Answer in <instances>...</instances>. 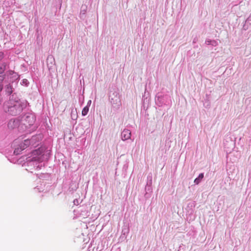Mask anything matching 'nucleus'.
<instances>
[{
  "instance_id": "7",
  "label": "nucleus",
  "mask_w": 251,
  "mask_h": 251,
  "mask_svg": "<svg viewBox=\"0 0 251 251\" xmlns=\"http://www.w3.org/2000/svg\"><path fill=\"white\" fill-rule=\"evenodd\" d=\"M89 111V107L88 106H85L83 108L82 111V115L83 116H85L87 115Z\"/></svg>"
},
{
  "instance_id": "1",
  "label": "nucleus",
  "mask_w": 251,
  "mask_h": 251,
  "mask_svg": "<svg viewBox=\"0 0 251 251\" xmlns=\"http://www.w3.org/2000/svg\"><path fill=\"white\" fill-rule=\"evenodd\" d=\"M3 109L5 112L13 116L20 113L23 110L20 102L13 99H10L4 103Z\"/></svg>"
},
{
  "instance_id": "14",
  "label": "nucleus",
  "mask_w": 251,
  "mask_h": 251,
  "mask_svg": "<svg viewBox=\"0 0 251 251\" xmlns=\"http://www.w3.org/2000/svg\"><path fill=\"white\" fill-rule=\"evenodd\" d=\"M2 89H3V86H2V85H0V92H1Z\"/></svg>"
},
{
  "instance_id": "4",
  "label": "nucleus",
  "mask_w": 251,
  "mask_h": 251,
  "mask_svg": "<svg viewBox=\"0 0 251 251\" xmlns=\"http://www.w3.org/2000/svg\"><path fill=\"white\" fill-rule=\"evenodd\" d=\"M123 140H126L129 139L131 137V132L126 129H124L121 134Z\"/></svg>"
},
{
  "instance_id": "10",
  "label": "nucleus",
  "mask_w": 251,
  "mask_h": 251,
  "mask_svg": "<svg viewBox=\"0 0 251 251\" xmlns=\"http://www.w3.org/2000/svg\"><path fill=\"white\" fill-rule=\"evenodd\" d=\"M200 180H200V179H199V178H196L195 179V180H194V182H195V183H196L197 184H198L200 183Z\"/></svg>"
},
{
  "instance_id": "12",
  "label": "nucleus",
  "mask_w": 251,
  "mask_h": 251,
  "mask_svg": "<svg viewBox=\"0 0 251 251\" xmlns=\"http://www.w3.org/2000/svg\"><path fill=\"white\" fill-rule=\"evenodd\" d=\"M4 79V75H0V83L2 82Z\"/></svg>"
},
{
  "instance_id": "11",
  "label": "nucleus",
  "mask_w": 251,
  "mask_h": 251,
  "mask_svg": "<svg viewBox=\"0 0 251 251\" xmlns=\"http://www.w3.org/2000/svg\"><path fill=\"white\" fill-rule=\"evenodd\" d=\"M3 73H4V69L2 68H0V75H4Z\"/></svg>"
},
{
  "instance_id": "6",
  "label": "nucleus",
  "mask_w": 251,
  "mask_h": 251,
  "mask_svg": "<svg viewBox=\"0 0 251 251\" xmlns=\"http://www.w3.org/2000/svg\"><path fill=\"white\" fill-rule=\"evenodd\" d=\"M25 121L28 122V125L30 126L34 124L35 119L33 116H28L26 117Z\"/></svg>"
},
{
  "instance_id": "5",
  "label": "nucleus",
  "mask_w": 251,
  "mask_h": 251,
  "mask_svg": "<svg viewBox=\"0 0 251 251\" xmlns=\"http://www.w3.org/2000/svg\"><path fill=\"white\" fill-rule=\"evenodd\" d=\"M18 121L11 119L8 123V127L10 129H13L16 127L18 125Z\"/></svg>"
},
{
  "instance_id": "8",
  "label": "nucleus",
  "mask_w": 251,
  "mask_h": 251,
  "mask_svg": "<svg viewBox=\"0 0 251 251\" xmlns=\"http://www.w3.org/2000/svg\"><path fill=\"white\" fill-rule=\"evenodd\" d=\"M6 91L9 94H11L12 93V88L10 85H7V86L6 87Z\"/></svg>"
},
{
  "instance_id": "3",
  "label": "nucleus",
  "mask_w": 251,
  "mask_h": 251,
  "mask_svg": "<svg viewBox=\"0 0 251 251\" xmlns=\"http://www.w3.org/2000/svg\"><path fill=\"white\" fill-rule=\"evenodd\" d=\"M37 138L36 136H33L30 139L25 140L24 141L20 144V148L22 150H23L31 145H34L35 144V141Z\"/></svg>"
},
{
  "instance_id": "9",
  "label": "nucleus",
  "mask_w": 251,
  "mask_h": 251,
  "mask_svg": "<svg viewBox=\"0 0 251 251\" xmlns=\"http://www.w3.org/2000/svg\"><path fill=\"white\" fill-rule=\"evenodd\" d=\"M204 175L203 173H201L198 176V178H199L200 180L202 179L203 178Z\"/></svg>"
},
{
  "instance_id": "2",
  "label": "nucleus",
  "mask_w": 251,
  "mask_h": 251,
  "mask_svg": "<svg viewBox=\"0 0 251 251\" xmlns=\"http://www.w3.org/2000/svg\"><path fill=\"white\" fill-rule=\"evenodd\" d=\"M42 150L40 149L36 150L32 152V154L33 155H36L35 156H33L31 159H29L28 161H38V162H42L43 161L44 156L42 155Z\"/></svg>"
},
{
  "instance_id": "13",
  "label": "nucleus",
  "mask_w": 251,
  "mask_h": 251,
  "mask_svg": "<svg viewBox=\"0 0 251 251\" xmlns=\"http://www.w3.org/2000/svg\"><path fill=\"white\" fill-rule=\"evenodd\" d=\"M27 80L26 79H24V80H23V83H25V85H26V84H27Z\"/></svg>"
}]
</instances>
